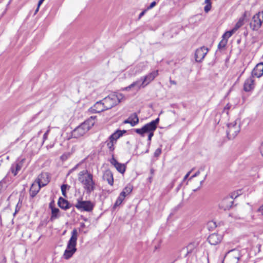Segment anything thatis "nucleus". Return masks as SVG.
I'll return each instance as SVG.
<instances>
[{"label":"nucleus","mask_w":263,"mask_h":263,"mask_svg":"<svg viewBox=\"0 0 263 263\" xmlns=\"http://www.w3.org/2000/svg\"><path fill=\"white\" fill-rule=\"evenodd\" d=\"M68 187V185H67V184H63L62 186H61V191H62V195L64 196V197H66V191L67 189V187Z\"/></svg>","instance_id":"35"},{"label":"nucleus","mask_w":263,"mask_h":263,"mask_svg":"<svg viewBox=\"0 0 263 263\" xmlns=\"http://www.w3.org/2000/svg\"><path fill=\"white\" fill-rule=\"evenodd\" d=\"M232 34H223L222 35V39L218 45V47L219 49H221L222 48H224L228 41V39L229 38Z\"/></svg>","instance_id":"25"},{"label":"nucleus","mask_w":263,"mask_h":263,"mask_svg":"<svg viewBox=\"0 0 263 263\" xmlns=\"http://www.w3.org/2000/svg\"><path fill=\"white\" fill-rule=\"evenodd\" d=\"M95 117H91L71 132V137L79 138L83 136L95 124Z\"/></svg>","instance_id":"4"},{"label":"nucleus","mask_w":263,"mask_h":263,"mask_svg":"<svg viewBox=\"0 0 263 263\" xmlns=\"http://www.w3.org/2000/svg\"><path fill=\"white\" fill-rule=\"evenodd\" d=\"M198 246V243L197 242H193L189 243L186 246V251H187V254H190V253L194 252L196 250Z\"/></svg>","instance_id":"28"},{"label":"nucleus","mask_w":263,"mask_h":263,"mask_svg":"<svg viewBox=\"0 0 263 263\" xmlns=\"http://www.w3.org/2000/svg\"><path fill=\"white\" fill-rule=\"evenodd\" d=\"M233 202L232 197H227L221 201L219 206L224 210H227L232 206Z\"/></svg>","instance_id":"15"},{"label":"nucleus","mask_w":263,"mask_h":263,"mask_svg":"<svg viewBox=\"0 0 263 263\" xmlns=\"http://www.w3.org/2000/svg\"><path fill=\"white\" fill-rule=\"evenodd\" d=\"M257 247H258V252H259L260 250L261 245H257Z\"/></svg>","instance_id":"51"},{"label":"nucleus","mask_w":263,"mask_h":263,"mask_svg":"<svg viewBox=\"0 0 263 263\" xmlns=\"http://www.w3.org/2000/svg\"><path fill=\"white\" fill-rule=\"evenodd\" d=\"M170 82L171 84H173V85H176L177 84V83L176 82V81H174V80H172L170 79Z\"/></svg>","instance_id":"45"},{"label":"nucleus","mask_w":263,"mask_h":263,"mask_svg":"<svg viewBox=\"0 0 263 263\" xmlns=\"http://www.w3.org/2000/svg\"><path fill=\"white\" fill-rule=\"evenodd\" d=\"M139 123V118L136 113L132 114L127 119L125 120L124 124H130L132 126H134Z\"/></svg>","instance_id":"19"},{"label":"nucleus","mask_w":263,"mask_h":263,"mask_svg":"<svg viewBox=\"0 0 263 263\" xmlns=\"http://www.w3.org/2000/svg\"><path fill=\"white\" fill-rule=\"evenodd\" d=\"M204 3L206 5L204 8V10L206 13H208L211 9V3L210 0H205Z\"/></svg>","instance_id":"32"},{"label":"nucleus","mask_w":263,"mask_h":263,"mask_svg":"<svg viewBox=\"0 0 263 263\" xmlns=\"http://www.w3.org/2000/svg\"><path fill=\"white\" fill-rule=\"evenodd\" d=\"M105 110L106 109L103 104V102H102V100L96 102L95 104L89 109V111L91 113H99Z\"/></svg>","instance_id":"12"},{"label":"nucleus","mask_w":263,"mask_h":263,"mask_svg":"<svg viewBox=\"0 0 263 263\" xmlns=\"http://www.w3.org/2000/svg\"><path fill=\"white\" fill-rule=\"evenodd\" d=\"M142 81H141V78L140 79L136 81V82H134L132 84H130L129 86H128V87H125L124 88H123V90L128 91L130 88L135 87L137 88V90H138L141 87H144L145 86H146V85L145 83H144V84H142Z\"/></svg>","instance_id":"23"},{"label":"nucleus","mask_w":263,"mask_h":263,"mask_svg":"<svg viewBox=\"0 0 263 263\" xmlns=\"http://www.w3.org/2000/svg\"><path fill=\"white\" fill-rule=\"evenodd\" d=\"M254 86L255 84L254 78L250 76L245 81L243 84V90L247 92L250 91L254 89Z\"/></svg>","instance_id":"13"},{"label":"nucleus","mask_w":263,"mask_h":263,"mask_svg":"<svg viewBox=\"0 0 263 263\" xmlns=\"http://www.w3.org/2000/svg\"><path fill=\"white\" fill-rule=\"evenodd\" d=\"M125 133H126V130H118L110 136L109 139L116 142V140L121 137Z\"/></svg>","instance_id":"26"},{"label":"nucleus","mask_w":263,"mask_h":263,"mask_svg":"<svg viewBox=\"0 0 263 263\" xmlns=\"http://www.w3.org/2000/svg\"><path fill=\"white\" fill-rule=\"evenodd\" d=\"M206 177V175H205V177H204V179H205V177Z\"/></svg>","instance_id":"52"},{"label":"nucleus","mask_w":263,"mask_h":263,"mask_svg":"<svg viewBox=\"0 0 263 263\" xmlns=\"http://www.w3.org/2000/svg\"><path fill=\"white\" fill-rule=\"evenodd\" d=\"M209 224L211 225L212 226H213L215 227V223L214 222L211 221V222H209Z\"/></svg>","instance_id":"48"},{"label":"nucleus","mask_w":263,"mask_h":263,"mask_svg":"<svg viewBox=\"0 0 263 263\" xmlns=\"http://www.w3.org/2000/svg\"><path fill=\"white\" fill-rule=\"evenodd\" d=\"M193 171V170H192L191 171H190V172H189L185 175V176L183 178V181H185L189 176V175H190L191 173L192 172V171Z\"/></svg>","instance_id":"42"},{"label":"nucleus","mask_w":263,"mask_h":263,"mask_svg":"<svg viewBox=\"0 0 263 263\" xmlns=\"http://www.w3.org/2000/svg\"><path fill=\"white\" fill-rule=\"evenodd\" d=\"M159 121V119L158 118L156 120L145 124L141 128L134 129V131L142 137H144L145 134H147L148 140L151 141L152 137L154 136V132L157 128Z\"/></svg>","instance_id":"3"},{"label":"nucleus","mask_w":263,"mask_h":263,"mask_svg":"<svg viewBox=\"0 0 263 263\" xmlns=\"http://www.w3.org/2000/svg\"><path fill=\"white\" fill-rule=\"evenodd\" d=\"M263 74V63H260L256 65L252 72L251 77H260Z\"/></svg>","instance_id":"17"},{"label":"nucleus","mask_w":263,"mask_h":263,"mask_svg":"<svg viewBox=\"0 0 263 263\" xmlns=\"http://www.w3.org/2000/svg\"><path fill=\"white\" fill-rule=\"evenodd\" d=\"M222 238V237L221 235L217 233H213L209 236L208 240L211 245H216L220 242Z\"/></svg>","instance_id":"16"},{"label":"nucleus","mask_w":263,"mask_h":263,"mask_svg":"<svg viewBox=\"0 0 263 263\" xmlns=\"http://www.w3.org/2000/svg\"><path fill=\"white\" fill-rule=\"evenodd\" d=\"M240 130V125L237 121L228 124L227 130V137L229 139H234L238 134Z\"/></svg>","instance_id":"6"},{"label":"nucleus","mask_w":263,"mask_h":263,"mask_svg":"<svg viewBox=\"0 0 263 263\" xmlns=\"http://www.w3.org/2000/svg\"><path fill=\"white\" fill-rule=\"evenodd\" d=\"M78 233L76 229H74L71 232V236L68 241L66 249L63 254V258L65 259H69L77 251V242Z\"/></svg>","instance_id":"2"},{"label":"nucleus","mask_w":263,"mask_h":263,"mask_svg":"<svg viewBox=\"0 0 263 263\" xmlns=\"http://www.w3.org/2000/svg\"><path fill=\"white\" fill-rule=\"evenodd\" d=\"M79 164H77L74 167H73L71 170H70V172H72V171H74V170H76L78 167L79 166Z\"/></svg>","instance_id":"44"},{"label":"nucleus","mask_w":263,"mask_h":263,"mask_svg":"<svg viewBox=\"0 0 263 263\" xmlns=\"http://www.w3.org/2000/svg\"><path fill=\"white\" fill-rule=\"evenodd\" d=\"M42 187L36 181L32 183L30 189V195L32 197H34L39 192L41 187Z\"/></svg>","instance_id":"22"},{"label":"nucleus","mask_w":263,"mask_h":263,"mask_svg":"<svg viewBox=\"0 0 263 263\" xmlns=\"http://www.w3.org/2000/svg\"><path fill=\"white\" fill-rule=\"evenodd\" d=\"M261 215L263 216V213Z\"/></svg>","instance_id":"53"},{"label":"nucleus","mask_w":263,"mask_h":263,"mask_svg":"<svg viewBox=\"0 0 263 263\" xmlns=\"http://www.w3.org/2000/svg\"><path fill=\"white\" fill-rule=\"evenodd\" d=\"M263 22V11L259 12L253 17L250 23V27L253 31H257Z\"/></svg>","instance_id":"8"},{"label":"nucleus","mask_w":263,"mask_h":263,"mask_svg":"<svg viewBox=\"0 0 263 263\" xmlns=\"http://www.w3.org/2000/svg\"><path fill=\"white\" fill-rule=\"evenodd\" d=\"M161 153V149L160 148H157L155 153H154V156L155 157H158Z\"/></svg>","instance_id":"37"},{"label":"nucleus","mask_w":263,"mask_h":263,"mask_svg":"<svg viewBox=\"0 0 263 263\" xmlns=\"http://www.w3.org/2000/svg\"><path fill=\"white\" fill-rule=\"evenodd\" d=\"M209 51V49L204 46L198 48L195 53V59L197 62H201Z\"/></svg>","instance_id":"10"},{"label":"nucleus","mask_w":263,"mask_h":263,"mask_svg":"<svg viewBox=\"0 0 263 263\" xmlns=\"http://www.w3.org/2000/svg\"><path fill=\"white\" fill-rule=\"evenodd\" d=\"M50 131V129H48L47 132L43 135V139L45 141L47 138L48 134Z\"/></svg>","instance_id":"39"},{"label":"nucleus","mask_w":263,"mask_h":263,"mask_svg":"<svg viewBox=\"0 0 263 263\" xmlns=\"http://www.w3.org/2000/svg\"><path fill=\"white\" fill-rule=\"evenodd\" d=\"M245 17L246 14L245 13L239 19L235 26L231 30L227 31L224 33H234L236 32L238 29L243 25Z\"/></svg>","instance_id":"21"},{"label":"nucleus","mask_w":263,"mask_h":263,"mask_svg":"<svg viewBox=\"0 0 263 263\" xmlns=\"http://www.w3.org/2000/svg\"><path fill=\"white\" fill-rule=\"evenodd\" d=\"M20 208H21V206L18 205V203L16 205L15 211L14 213V215H15L16 214V213L19 211V210H20Z\"/></svg>","instance_id":"41"},{"label":"nucleus","mask_w":263,"mask_h":263,"mask_svg":"<svg viewBox=\"0 0 263 263\" xmlns=\"http://www.w3.org/2000/svg\"><path fill=\"white\" fill-rule=\"evenodd\" d=\"M110 163L116 167L119 172L122 174L124 173L126 170V166L124 164L118 162L114 158H112L110 160Z\"/></svg>","instance_id":"18"},{"label":"nucleus","mask_w":263,"mask_h":263,"mask_svg":"<svg viewBox=\"0 0 263 263\" xmlns=\"http://www.w3.org/2000/svg\"><path fill=\"white\" fill-rule=\"evenodd\" d=\"M53 202H51L49 204V208L51 210V216L50 220L53 221L60 217V210L59 209L53 206Z\"/></svg>","instance_id":"20"},{"label":"nucleus","mask_w":263,"mask_h":263,"mask_svg":"<svg viewBox=\"0 0 263 263\" xmlns=\"http://www.w3.org/2000/svg\"><path fill=\"white\" fill-rule=\"evenodd\" d=\"M36 182L42 187L47 185L49 182V175L47 173H43L39 175Z\"/></svg>","instance_id":"14"},{"label":"nucleus","mask_w":263,"mask_h":263,"mask_svg":"<svg viewBox=\"0 0 263 263\" xmlns=\"http://www.w3.org/2000/svg\"><path fill=\"white\" fill-rule=\"evenodd\" d=\"M21 170V168H20V166L19 165H16L15 163H13L11 165L10 171L13 175V176H15L18 174V172Z\"/></svg>","instance_id":"30"},{"label":"nucleus","mask_w":263,"mask_h":263,"mask_svg":"<svg viewBox=\"0 0 263 263\" xmlns=\"http://www.w3.org/2000/svg\"><path fill=\"white\" fill-rule=\"evenodd\" d=\"M115 142V141L114 140H111V139H109V141L107 143V146L110 151H112L114 149V145Z\"/></svg>","instance_id":"33"},{"label":"nucleus","mask_w":263,"mask_h":263,"mask_svg":"<svg viewBox=\"0 0 263 263\" xmlns=\"http://www.w3.org/2000/svg\"><path fill=\"white\" fill-rule=\"evenodd\" d=\"M78 179L87 193L90 194L95 190L96 183L93 179V175L87 170H84L80 172Z\"/></svg>","instance_id":"1"},{"label":"nucleus","mask_w":263,"mask_h":263,"mask_svg":"<svg viewBox=\"0 0 263 263\" xmlns=\"http://www.w3.org/2000/svg\"><path fill=\"white\" fill-rule=\"evenodd\" d=\"M39 8H40V7H39V5H37V8H36V9L35 11V13H36L38 12Z\"/></svg>","instance_id":"49"},{"label":"nucleus","mask_w":263,"mask_h":263,"mask_svg":"<svg viewBox=\"0 0 263 263\" xmlns=\"http://www.w3.org/2000/svg\"><path fill=\"white\" fill-rule=\"evenodd\" d=\"M44 1V0H40L38 3L39 7L41 6V5L43 3V2Z\"/></svg>","instance_id":"47"},{"label":"nucleus","mask_w":263,"mask_h":263,"mask_svg":"<svg viewBox=\"0 0 263 263\" xmlns=\"http://www.w3.org/2000/svg\"><path fill=\"white\" fill-rule=\"evenodd\" d=\"M133 189V186L130 184L127 185L124 188L123 191L120 193V195L125 198L127 195H129L132 192Z\"/></svg>","instance_id":"29"},{"label":"nucleus","mask_w":263,"mask_h":263,"mask_svg":"<svg viewBox=\"0 0 263 263\" xmlns=\"http://www.w3.org/2000/svg\"><path fill=\"white\" fill-rule=\"evenodd\" d=\"M146 11H147V9H145V10H143V11H142V12L140 13V14H139V17H138V19H139H139H140V18L142 17V16H143L144 15V14L145 13V12H146Z\"/></svg>","instance_id":"40"},{"label":"nucleus","mask_w":263,"mask_h":263,"mask_svg":"<svg viewBox=\"0 0 263 263\" xmlns=\"http://www.w3.org/2000/svg\"><path fill=\"white\" fill-rule=\"evenodd\" d=\"M156 5V3L155 2H152L150 5L147 8V10L151 9L153 7H154Z\"/></svg>","instance_id":"38"},{"label":"nucleus","mask_w":263,"mask_h":263,"mask_svg":"<svg viewBox=\"0 0 263 263\" xmlns=\"http://www.w3.org/2000/svg\"><path fill=\"white\" fill-rule=\"evenodd\" d=\"M230 108V106H229V105L228 104L225 107H224V110L226 109H229Z\"/></svg>","instance_id":"50"},{"label":"nucleus","mask_w":263,"mask_h":263,"mask_svg":"<svg viewBox=\"0 0 263 263\" xmlns=\"http://www.w3.org/2000/svg\"><path fill=\"white\" fill-rule=\"evenodd\" d=\"M257 211L258 212H260L261 214L263 213V204L258 209Z\"/></svg>","instance_id":"43"},{"label":"nucleus","mask_w":263,"mask_h":263,"mask_svg":"<svg viewBox=\"0 0 263 263\" xmlns=\"http://www.w3.org/2000/svg\"><path fill=\"white\" fill-rule=\"evenodd\" d=\"M241 256V255L239 250L233 249L227 253L224 259L228 263H238Z\"/></svg>","instance_id":"7"},{"label":"nucleus","mask_w":263,"mask_h":263,"mask_svg":"<svg viewBox=\"0 0 263 263\" xmlns=\"http://www.w3.org/2000/svg\"><path fill=\"white\" fill-rule=\"evenodd\" d=\"M125 198L123 197V196L120 194L119 196L118 197L116 202L115 203V204L114 205V208H116V207L119 206L121 204L123 200H124Z\"/></svg>","instance_id":"31"},{"label":"nucleus","mask_w":263,"mask_h":263,"mask_svg":"<svg viewBox=\"0 0 263 263\" xmlns=\"http://www.w3.org/2000/svg\"><path fill=\"white\" fill-rule=\"evenodd\" d=\"M58 205L62 209L67 210L69 208V203L67 200L62 197H60L58 202Z\"/></svg>","instance_id":"27"},{"label":"nucleus","mask_w":263,"mask_h":263,"mask_svg":"<svg viewBox=\"0 0 263 263\" xmlns=\"http://www.w3.org/2000/svg\"><path fill=\"white\" fill-rule=\"evenodd\" d=\"M158 75V70L153 71L144 77L141 78L142 84H145L146 86L151 82Z\"/></svg>","instance_id":"11"},{"label":"nucleus","mask_w":263,"mask_h":263,"mask_svg":"<svg viewBox=\"0 0 263 263\" xmlns=\"http://www.w3.org/2000/svg\"><path fill=\"white\" fill-rule=\"evenodd\" d=\"M75 207L81 211H91L94 207V204L90 201H82L78 200Z\"/></svg>","instance_id":"9"},{"label":"nucleus","mask_w":263,"mask_h":263,"mask_svg":"<svg viewBox=\"0 0 263 263\" xmlns=\"http://www.w3.org/2000/svg\"><path fill=\"white\" fill-rule=\"evenodd\" d=\"M25 158H22L20 160H17L16 162L14 163L16 165H18L20 166V168H22L24 162H25Z\"/></svg>","instance_id":"34"},{"label":"nucleus","mask_w":263,"mask_h":263,"mask_svg":"<svg viewBox=\"0 0 263 263\" xmlns=\"http://www.w3.org/2000/svg\"><path fill=\"white\" fill-rule=\"evenodd\" d=\"M103 179L106 180L108 184L112 185L114 184V178L112 173L110 171H106L103 175Z\"/></svg>","instance_id":"24"},{"label":"nucleus","mask_w":263,"mask_h":263,"mask_svg":"<svg viewBox=\"0 0 263 263\" xmlns=\"http://www.w3.org/2000/svg\"><path fill=\"white\" fill-rule=\"evenodd\" d=\"M203 168H200L197 172H196L193 175H192L189 179V180H191L192 179V178H194V177H196L197 176H198L199 174H200V171H203Z\"/></svg>","instance_id":"36"},{"label":"nucleus","mask_w":263,"mask_h":263,"mask_svg":"<svg viewBox=\"0 0 263 263\" xmlns=\"http://www.w3.org/2000/svg\"><path fill=\"white\" fill-rule=\"evenodd\" d=\"M124 98L121 93H112L102 100V102L106 110L111 108L119 103Z\"/></svg>","instance_id":"5"},{"label":"nucleus","mask_w":263,"mask_h":263,"mask_svg":"<svg viewBox=\"0 0 263 263\" xmlns=\"http://www.w3.org/2000/svg\"><path fill=\"white\" fill-rule=\"evenodd\" d=\"M260 151H261L262 155H263V142L262 143L261 147H260Z\"/></svg>","instance_id":"46"}]
</instances>
